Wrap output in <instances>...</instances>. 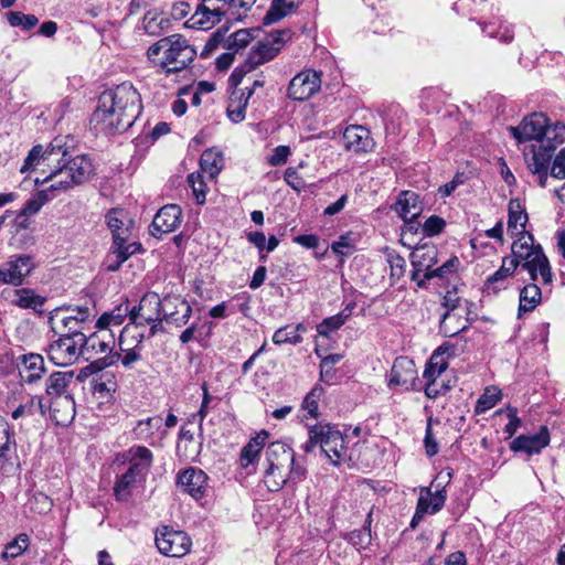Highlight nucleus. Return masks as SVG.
Instances as JSON below:
<instances>
[{"instance_id": "nucleus-35", "label": "nucleus", "mask_w": 565, "mask_h": 565, "mask_svg": "<svg viewBox=\"0 0 565 565\" xmlns=\"http://www.w3.org/2000/svg\"><path fill=\"white\" fill-rule=\"evenodd\" d=\"M565 136V125L562 122H556L553 127L546 124L545 132L543 135L541 145L535 146L536 151L547 150V148H553V153L555 152L558 145L564 141Z\"/></svg>"}, {"instance_id": "nucleus-62", "label": "nucleus", "mask_w": 565, "mask_h": 565, "mask_svg": "<svg viewBox=\"0 0 565 565\" xmlns=\"http://www.w3.org/2000/svg\"><path fill=\"white\" fill-rule=\"evenodd\" d=\"M284 180L286 183L297 192L306 189L307 184L305 180L299 175L295 168H287L284 173Z\"/></svg>"}, {"instance_id": "nucleus-46", "label": "nucleus", "mask_w": 565, "mask_h": 565, "mask_svg": "<svg viewBox=\"0 0 565 565\" xmlns=\"http://www.w3.org/2000/svg\"><path fill=\"white\" fill-rule=\"evenodd\" d=\"M469 305L470 303L468 300L461 299L457 297L455 292L448 291L445 296V306L448 308V310L441 316V318H448L450 315L456 318H461V312H459V310H462L469 315Z\"/></svg>"}, {"instance_id": "nucleus-26", "label": "nucleus", "mask_w": 565, "mask_h": 565, "mask_svg": "<svg viewBox=\"0 0 565 565\" xmlns=\"http://www.w3.org/2000/svg\"><path fill=\"white\" fill-rule=\"evenodd\" d=\"M553 158V148L550 147L547 150L536 151L535 146H532V157L527 161V167L533 174H537L539 184L541 188L546 186L548 178V168Z\"/></svg>"}, {"instance_id": "nucleus-64", "label": "nucleus", "mask_w": 565, "mask_h": 565, "mask_svg": "<svg viewBox=\"0 0 565 565\" xmlns=\"http://www.w3.org/2000/svg\"><path fill=\"white\" fill-rule=\"evenodd\" d=\"M551 175L561 180L565 179V148L556 154L551 167Z\"/></svg>"}, {"instance_id": "nucleus-27", "label": "nucleus", "mask_w": 565, "mask_h": 565, "mask_svg": "<svg viewBox=\"0 0 565 565\" xmlns=\"http://www.w3.org/2000/svg\"><path fill=\"white\" fill-rule=\"evenodd\" d=\"M147 476L128 467L127 470L117 478L114 486V494L119 501H127L131 497V491L136 484L146 480Z\"/></svg>"}, {"instance_id": "nucleus-59", "label": "nucleus", "mask_w": 565, "mask_h": 565, "mask_svg": "<svg viewBox=\"0 0 565 565\" xmlns=\"http://www.w3.org/2000/svg\"><path fill=\"white\" fill-rule=\"evenodd\" d=\"M446 227V221L438 215H430L423 224V233L426 236H436Z\"/></svg>"}, {"instance_id": "nucleus-42", "label": "nucleus", "mask_w": 565, "mask_h": 565, "mask_svg": "<svg viewBox=\"0 0 565 565\" xmlns=\"http://www.w3.org/2000/svg\"><path fill=\"white\" fill-rule=\"evenodd\" d=\"M324 390L321 385H315L309 393L305 396L301 407L307 412V414L317 419L320 416L319 413V401L322 397Z\"/></svg>"}, {"instance_id": "nucleus-22", "label": "nucleus", "mask_w": 565, "mask_h": 565, "mask_svg": "<svg viewBox=\"0 0 565 565\" xmlns=\"http://www.w3.org/2000/svg\"><path fill=\"white\" fill-rule=\"evenodd\" d=\"M294 449L282 441H274L266 448L265 461L269 469H288L294 462Z\"/></svg>"}, {"instance_id": "nucleus-53", "label": "nucleus", "mask_w": 565, "mask_h": 565, "mask_svg": "<svg viewBox=\"0 0 565 565\" xmlns=\"http://www.w3.org/2000/svg\"><path fill=\"white\" fill-rule=\"evenodd\" d=\"M482 32L488 34L490 38H498L501 42L509 43L513 40L514 33L508 26H503L501 23L495 26L494 22L486 23L482 25Z\"/></svg>"}, {"instance_id": "nucleus-20", "label": "nucleus", "mask_w": 565, "mask_h": 565, "mask_svg": "<svg viewBox=\"0 0 565 565\" xmlns=\"http://www.w3.org/2000/svg\"><path fill=\"white\" fill-rule=\"evenodd\" d=\"M550 444V433L546 426H542L535 435H520L510 444L514 452H525L529 456L537 455Z\"/></svg>"}, {"instance_id": "nucleus-30", "label": "nucleus", "mask_w": 565, "mask_h": 565, "mask_svg": "<svg viewBox=\"0 0 565 565\" xmlns=\"http://www.w3.org/2000/svg\"><path fill=\"white\" fill-rule=\"evenodd\" d=\"M302 0H273L263 23L269 25L284 19L299 8Z\"/></svg>"}, {"instance_id": "nucleus-57", "label": "nucleus", "mask_w": 565, "mask_h": 565, "mask_svg": "<svg viewBox=\"0 0 565 565\" xmlns=\"http://www.w3.org/2000/svg\"><path fill=\"white\" fill-rule=\"evenodd\" d=\"M120 212L121 211L114 209L106 214L107 225L113 233L114 243H118V241L121 239V237L124 236V222L121 218H119Z\"/></svg>"}, {"instance_id": "nucleus-56", "label": "nucleus", "mask_w": 565, "mask_h": 565, "mask_svg": "<svg viewBox=\"0 0 565 565\" xmlns=\"http://www.w3.org/2000/svg\"><path fill=\"white\" fill-rule=\"evenodd\" d=\"M114 245L116 246L114 253L116 254L117 258H120V262H126L131 255L142 249L140 243H131L126 245L125 236H122L118 243H114Z\"/></svg>"}, {"instance_id": "nucleus-37", "label": "nucleus", "mask_w": 565, "mask_h": 565, "mask_svg": "<svg viewBox=\"0 0 565 565\" xmlns=\"http://www.w3.org/2000/svg\"><path fill=\"white\" fill-rule=\"evenodd\" d=\"M542 292L540 287L532 282L523 287L520 292L519 317L523 312L533 310L540 303Z\"/></svg>"}, {"instance_id": "nucleus-55", "label": "nucleus", "mask_w": 565, "mask_h": 565, "mask_svg": "<svg viewBox=\"0 0 565 565\" xmlns=\"http://www.w3.org/2000/svg\"><path fill=\"white\" fill-rule=\"evenodd\" d=\"M113 363H114V356H111V355H105L103 358H98V359L92 361L88 365H86L85 367H83L79 371L78 379L88 377L89 375L104 370L106 366H108Z\"/></svg>"}, {"instance_id": "nucleus-21", "label": "nucleus", "mask_w": 565, "mask_h": 565, "mask_svg": "<svg viewBox=\"0 0 565 565\" xmlns=\"http://www.w3.org/2000/svg\"><path fill=\"white\" fill-rule=\"evenodd\" d=\"M122 462H127L134 470L148 476L152 463L153 454L146 446L134 445L121 455Z\"/></svg>"}, {"instance_id": "nucleus-17", "label": "nucleus", "mask_w": 565, "mask_h": 565, "mask_svg": "<svg viewBox=\"0 0 565 565\" xmlns=\"http://www.w3.org/2000/svg\"><path fill=\"white\" fill-rule=\"evenodd\" d=\"M288 36V31H279L277 34L271 35L270 40L258 42L247 56L248 63L255 68L265 64L277 56L284 42V36Z\"/></svg>"}, {"instance_id": "nucleus-54", "label": "nucleus", "mask_w": 565, "mask_h": 565, "mask_svg": "<svg viewBox=\"0 0 565 565\" xmlns=\"http://www.w3.org/2000/svg\"><path fill=\"white\" fill-rule=\"evenodd\" d=\"M500 398L501 392L499 390H497L495 387L487 388L486 392L478 399L476 411L478 413H483L494 407L495 404L500 401Z\"/></svg>"}, {"instance_id": "nucleus-19", "label": "nucleus", "mask_w": 565, "mask_h": 565, "mask_svg": "<svg viewBox=\"0 0 565 565\" xmlns=\"http://www.w3.org/2000/svg\"><path fill=\"white\" fill-rule=\"evenodd\" d=\"M8 267L0 269V282L20 286L24 277L30 275L34 268L32 257L29 255L17 256L8 262Z\"/></svg>"}, {"instance_id": "nucleus-60", "label": "nucleus", "mask_w": 565, "mask_h": 565, "mask_svg": "<svg viewBox=\"0 0 565 565\" xmlns=\"http://www.w3.org/2000/svg\"><path fill=\"white\" fill-rule=\"evenodd\" d=\"M254 70L255 67L252 64H249L248 60L246 58L245 62L235 67L232 74L230 75V86L233 87V89H238L237 86L242 83L244 77Z\"/></svg>"}, {"instance_id": "nucleus-4", "label": "nucleus", "mask_w": 565, "mask_h": 565, "mask_svg": "<svg viewBox=\"0 0 565 565\" xmlns=\"http://www.w3.org/2000/svg\"><path fill=\"white\" fill-rule=\"evenodd\" d=\"M511 258H515L518 267L521 265L531 277L532 281L537 279L540 274L544 284L553 280L552 268L548 258L540 244H534L533 234H524L518 237L511 245Z\"/></svg>"}, {"instance_id": "nucleus-39", "label": "nucleus", "mask_w": 565, "mask_h": 565, "mask_svg": "<svg viewBox=\"0 0 565 565\" xmlns=\"http://www.w3.org/2000/svg\"><path fill=\"white\" fill-rule=\"evenodd\" d=\"M12 445H15L7 420L0 417V470L9 462L12 452Z\"/></svg>"}, {"instance_id": "nucleus-1", "label": "nucleus", "mask_w": 565, "mask_h": 565, "mask_svg": "<svg viewBox=\"0 0 565 565\" xmlns=\"http://www.w3.org/2000/svg\"><path fill=\"white\" fill-rule=\"evenodd\" d=\"M55 161L71 173L70 182L66 184H83L90 180L94 174V166L90 158L86 154L72 156L70 147L66 146L65 137L54 138L47 146L36 145L29 151L21 173L35 170L42 164L51 166Z\"/></svg>"}, {"instance_id": "nucleus-50", "label": "nucleus", "mask_w": 565, "mask_h": 565, "mask_svg": "<svg viewBox=\"0 0 565 565\" xmlns=\"http://www.w3.org/2000/svg\"><path fill=\"white\" fill-rule=\"evenodd\" d=\"M188 183L192 189L193 196L198 204L205 203L206 200V183L201 172H193L188 175Z\"/></svg>"}, {"instance_id": "nucleus-31", "label": "nucleus", "mask_w": 565, "mask_h": 565, "mask_svg": "<svg viewBox=\"0 0 565 565\" xmlns=\"http://www.w3.org/2000/svg\"><path fill=\"white\" fill-rule=\"evenodd\" d=\"M248 100L249 98L248 96H246L245 90H232L226 107L227 117L232 122L238 124L245 119V113L246 107L248 105Z\"/></svg>"}, {"instance_id": "nucleus-63", "label": "nucleus", "mask_w": 565, "mask_h": 565, "mask_svg": "<svg viewBox=\"0 0 565 565\" xmlns=\"http://www.w3.org/2000/svg\"><path fill=\"white\" fill-rule=\"evenodd\" d=\"M259 452L258 444L256 441H249L241 451V465L245 468L248 467L254 462Z\"/></svg>"}, {"instance_id": "nucleus-3", "label": "nucleus", "mask_w": 565, "mask_h": 565, "mask_svg": "<svg viewBox=\"0 0 565 565\" xmlns=\"http://www.w3.org/2000/svg\"><path fill=\"white\" fill-rule=\"evenodd\" d=\"M316 447L334 466H339L348 457V448L344 446V437L335 425L326 422H318L308 426V440L301 446V449L309 454Z\"/></svg>"}, {"instance_id": "nucleus-8", "label": "nucleus", "mask_w": 565, "mask_h": 565, "mask_svg": "<svg viewBox=\"0 0 565 565\" xmlns=\"http://www.w3.org/2000/svg\"><path fill=\"white\" fill-rule=\"evenodd\" d=\"M82 331L68 330L66 333L58 335L47 347L49 359L58 366H67L74 364L81 356L82 351Z\"/></svg>"}, {"instance_id": "nucleus-58", "label": "nucleus", "mask_w": 565, "mask_h": 565, "mask_svg": "<svg viewBox=\"0 0 565 565\" xmlns=\"http://www.w3.org/2000/svg\"><path fill=\"white\" fill-rule=\"evenodd\" d=\"M252 34L248 30H238L228 36L226 46L228 50H239L249 44Z\"/></svg>"}, {"instance_id": "nucleus-33", "label": "nucleus", "mask_w": 565, "mask_h": 565, "mask_svg": "<svg viewBox=\"0 0 565 565\" xmlns=\"http://www.w3.org/2000/svg\"><path fill=\"white\" fill-rule=\"evenodd\" d=\"M224 166V156L222 151L211 148L203 151L200 158V169L207 174L211 180L215 179Z\"/></svg>"}, {"instance_id": "nucleus-29", "label": "nucleus", "mask_w": 565, "mask_h": 565, "mask_svg": "<svg viewBox=\"0 0 565 565\" xmlns=\"http://www.w3.org/2000/svg\"><path fill=\"white\" fill-rule=\"evenodd\" d=\"M465 339H455V341H445L433 352L434 364H438L440 370H447L448 359L456 358L465 350Z\"/></svg>"}, {"instance_id": "nucleus-52", "label": "nucleus", "mask_w": 565, "mask_h": 565, "mask_svg": "<svg viewBox=\"0 0 565 565\" xmlns=\"http://www.w3.org/2000/svg\"><path fill=\"white\" fill-rule=\"evenodd\" d=\"M331 249L333 253L341 256H349L355 249V239L352 233H347L341 235L338 241H334L331 244Z\"/></svg>"}, {"instance_id": "nucleus-38", "label": "nucleus", "mask_w": 565, "mask_h": 565, "mask_svg": "<svg viewBox=\"0 0 565 565\" xmlns=\"http://www.w3.org/2000/svg\"><path fill=\"white\" fill-rule=\"evenodd\" d=\"M422 501L423 507L426 509V513H437L445 504L446 491L445 489H441L431 492L429 488L423 489L417 503H420Z\"/></svg>"}, {"instance_id": "nucleus-23", "label": "nucleus", "mask_w": 565, "mask_h": 565, "mask_svg": "<svg viewBox=\"0 0 565 565\" xmlns=\"http://www.w3.org/2000/svg\"><path fill=\"white\" fill-rule=\"evenodd\" d=\"M18 371L23 382L28 384L36 382L45 372L43 356L36 353L19 355Z\"/></svg>"}, {"instance_id": "nucleus-49", "label": "nucleus", "mask_w": 565, "mask_h": 565, "mask_svg": "<svg viewBox=\"0 0 565 565\" xmlns=\"http://www.w3.org/2000/svg\"><path fill=\"white\" fill-rule=\"evenodd\" d=\"M516 268L518 262L515 258H511L510 256L503 257L501 267L487 279L488 286L504 280L511 276Z\"/></svg>"}, {"instance_id": "nucleus-24", "label": "nucleus", "mask_w": 565, "mask_h": 565, "mask_svg": "<svg viewBox=\"0 0 565 565\" xmlns=\"http://www.w3.org/2000/svg\"><path fill=\"white\" fill-rule=\"evenodd\" d=\"M529 221L524 204L519 199H511L508 204V233L516 238L524 234H531L526 231Z\"/></svg>"}, {"instance_id": "nucleus-51", "label": "nucleus", "mask_w": 565, "mask_h": 565, "mask_svg": "<svg viewBox=\"0 0 565 565\" xmlns=\"http://www.w3.org/2000/svg\"><path fill=\"white\" fill-rule=\"evenodd\" d=\"M60 404L56 401L51 399L47 395H40L32 398L31 407H36L41 415H45L47 412H52V417L55 415L62 416L63 412L57 408Z\"/></svg>"}, {"instance_id": "nucleus-14", "label": "nucleus", "mask_w": 565, "mask_h": 565, "mask_svg": "<svg viewBox=\"0 0 565 565\" xmlns=\"http://www.w3.org/2000/svg\"><path fill=\"white\" fill-rule=\"evenodd\" d=\"M418 380L417 370L413 360L407 356L395 359L391 369L388 385L401 386L405 391L415 390Z\"/></svg>"}, {"instance_id": "nucleus-15", "label": "nucleus", "mask_w": 565, "mask_h": 565, "mask_svg": "<svg viewBox=\"0 0 565 565\" xmlns=\"http://www.w3.org/2000/svg\"><path fill=\"white\" fill-rule=\"evenodd\" d=\"M182 211L177 204L162 206L153 217L149 232L154 237L174 232L181 223Z\"/></svg>"}, {"instance_id": "nucleus-44", "label": "nucleus", "mask_w": 565, "mask_h": 565, "mask_svg": "<svg viewBox=\"0 0 565 565\" xmlns=\"http://www.w3.org/2000/svg\"><path fill=\"white\" fill-rule=\"evenodd\" d=\"M264 483L271 492L280 490L286 483H288L287 470L265 468Z\"/></svg>"}, {"instance_id": "nucleus-28", "label": "nucleus", "mask_w": 565, "mask_h": 565, "mask_svg": "<svg viewBox=\"0 0 565 565\" xmlns=\"http://www.w3.org/2000/svg\"><path fill=\"white\" fill-rule=\"evenodd\" d=\"M47 167L49 173L43 178L42 182H51V184L47 186V190L52 194L55 193V196L62 191H67L78 185L64 183V181L70 182L71 173L64 169L60 161H55Z\"/></svg>"}, {"instance_id": "nucleus-16", "label": "nucleus", "mask_w": 565, "mask_h": 565, "mask_svg": "<svg viewBox=\"0 0 565 565\" xmlns=\"http://www.w3.org/2000/svg\"><path fill=\"white\" fill-rule=\"evenodd\" d=\"M207 475L198 468L190 467L177 476V484L181 490L199 500L205 495L207 488Z\"/></svg>"}, {"instance_id": "nucleus-2", "label": "nucleus", "mask_w": 565, "mask_h": 565, "mask_svg": "<svg viewBox=\"0 0 565 565\" xmlns=\"http://www.w3.org/2000/svg\"><path fill=\"white\" fill-rule=\"evenodd\" d=\"M163 52L160 65L166 75L179 73L189 67L196 56V51L181 34H172L160 39L148 49V57L153 58Z\"/></svg>"}, {"instance_id": "nucleus-36", "label": "nucleus", "mask_w": 565, "mask_h": 565, "mask_svg": "<svg viewBox=\"0 0 565 565\" xmlns=\"http://www.w3.org/2000/svg\"><path fill=\"white\" fill-rule=\"evenodd\" d=\"M46 298L40 295H36L30 288H22L17 291V300L15 303L25 309H33L35 313L42 315V307L45 303Z\"/></svg>"}, {"instance_id": "nucleus-6", "label": "nucleus", "mask_w": 565, "mask_h": 565, "mask_svg": "<svg viewBox=\"0 0 565 565\" xmlns=\"http://www.w3.org/2000/svg\"><path fill=\"white\" fill-rule=\"evenodd\" d=\"M74 373L70 372H54L46 380L45 394L51 399L56 401L63 407L62 416H54L57 424L64 425L72 419L75 415V402L71 394L67 393V386L72 382Z\"/></svg>"}, {"instance_id": "nucleus-40", "label": "nucleus", "mask_w": 565, "mask_h": 565, "mask_svg": "<svg viewBox=\"0 0 565 565\" xmlns=\"http://www.w3.org/2000/svg\"><path fill=\"white\" fill-rule=\"evenodd\" d=\"M305 328L302 323H298L297 326L288 324L284 328H279L273 335V341L275 344H296L301 341L300 331H303Z\"/></svg>"}, {"instance_id": "nucleus-43", "label": "nucleus", "mask_w": 565, "mask_h": 565, "mask_svg": "<svg viewBox=\"0 0 565 565\" xmlns=\"http://www.w3.org/2000/svg\"><path fill=\"white\" fill-rule=\"evenodd\" d=\"M116 390L117 383L111 373L105 372L93 382V393L102 398L108 397L111 393L116 392Z\"/></svg>"}, {"instance_id": "nucleus-9", "label": "nucleus", "mask_w": 565, "mask_h": 565, "mask_svg": "<svg viewBox=\"0 0 565 565\" xmlns=\"http://www.w3.org/2000/svg\"><path fill=\"white\" fill-rule=\"evenodd\" d=\"M227 14L231 15L227 21L241 19V12L235 11V0H202L192 20H194L195 24L207 29L220 23Z\"/></svg>"}, {"instance_id": "nucleus-47", "label": "nucleus", "mask_w": 565, "mask_h": 565, "mask_svg": "<svg viewBox=\"0 0 565 565\" xmlns=\"http://www.w3.org/2000/svg\"><path fill=\"white\" fill-rule=\"evenodd\" d=\"M459 266V258L457 256H452L441 266L435 269L430 268L427 273H425V278L430 280L433 278H439L441 280L447 279L449 275H452L458 270Z\"/></svg>"}, {"instance_id": "nucleus-32", "label": "nucleus", "mask_w": 565, "mask_h": 565, "mask_svg": "<svg viewBox=\"0 0 565 565\" xmlns=\"http://www.w3.org/2000/svg\"><path fill=\"white\" fill-rule=\"evenodd\" d=\"M438 249L435 245L417 246L411 253V264L413 268H424L427 273L435 264H437Z\"/></svg>"}, {"instance_id": "nucleus-11", "label": "nucleus", "mask_w": 565, "mask_h": 565, "mask_svg": "<svg viewBox=\"0 0 565 565\" xmlns=\"http://www.w3.org/2000/svg\"><path fill=\"white\" fill-rule=\"evenodd\" d=\"M156 545L166 556L182 557L190 552L192 542L185 532L163 526L156 534Z\"/></svg>"}, {"instance_id": "nucleus-12", "label": "nucleus", "mask_w": 565, "mask_h": 565, "mask_svg": "<svg viewBox=\"0 0 565 565\" xmlns=\"http://www.w3.org/2000/svg\"><path fill=\"white\" fill-rule=\"evenodd\" d=\"M320 87V73L307 70L291 78L287 88V96L292 100L303 102L315 95Z\"/></svg>"}, {"instance_id": "nucleus-18", "label": "nucleus", "mask_w": 565, "mask_h": 565, "mask_svg": "<svg viewBox=\"0 0 565 565\" xmlns=\"http://www.w3.org/2000/svg\"><path fill=\"white\" fill-rule=\"evenodd\" d=\"M394 210L403 218L408 228L413 230L415 220L423 211V204L416 192L402 191L397 196Z\"/></svg>"}, {"instance_id": "nucleus-13", "label": "nucleus", "mask_w": 565, "mask_h": 565, "mask_svg": "<svg viewBox=\"0 0 565 565\" xmlns=\"http://www.w3.org/2000/svg\"><path fill=\"white\" fill-rule=\"evenodd\" d=\"M546 124L547 118L543 114L534 113L526 116L518 126H510L509 131L518 143L536 140L541 145Z\"/></svg>"}, {"instance_id": "nucleus-34", "label": "nucleus", "mask_w": 565, "mask_h": 565, "mask_svg": "<svg viewBox=\"0 0 565 565\" xmlns=\"http://www.w3.org/2000/svg\"><path fill=\"white\" fill-rule=\"evenodd\" d=\"M162 426V417L152 416L137 422L131 430L132 438L136 440L147 441L152 445V438L156 431Z\"/></svg>"}, {"instance_id": "nucleus-5", "label": "nucleus", "mask_w": 565, "mask_h": 565, "mask_svg": "<svg viewBox=\"0 0 565 565\" xmlns=\"http://www.w3.org/2000/svg\"><path fill=\"white\" fill-rule=\"evenodd\" d=\"M99 98L105 107H114L132 124L141 113L140 94L131 83L124 82L113 89H106Z\"/></svg>"}, {"instance_id": "nucleus-41", "label": "nucleus", "mask_w": 565, "mask_h": 565, "mask_svg": "<svg viewBox=\"0 0 565 565\" xmlns=\"http://www.w3.org/2000/svg\"><path fill=\"white\" fill-rule=\"evenodd\" d=\"M54 198L55 193L52 194L47 188L40 190L24 203L21 212L26 215H34L45 203L52 201Z\"/></svg>"}, {"instance_id": "nucleus-7", "label": "nucleus", "mask_w": 565, "mask_h": 565, "mask_svg": "<svg viewBox=\"0 0 565 565\" xmlns=\"http://www.w3.org/2000/svg\"><path fill=\"white\" fill-rule=\"evenodd\" d=\"M125 320H96L97 330L89 335L82 332L83 359L86 361L96 360L97 354L110 353L115 347V334L110 326H121Z\"/></svg>"}, {"instance_id": "nucleus-10", "label": "nucleus", "mask_w": 565, "mask_h": 565, "mask_svg": "<svg viewBox=\"0 0 565 565\" xmlns=\"http://www.w3.org/2000/svg\"><path fill=\"white\" fill-rule=\"evenodd\" d=\"M90 122L97 132L107 136L122 134L132 126V122L121 116L120 111L114 107H105L100 98H98V105L92 115Z\"/></svg>"}, {"instance_id": "nucleus-48", "label": "nucleus", "mask_w": 565, "mask_h": 565, "mask_svg": "<svg viewBox=\"0 0 565 565\" xmlns=\"http://www.w3.org/2000/svg\"><path fill=\"white\" fill-rule=\"evenodd\" d=\"M30 544V537L25 533L19 534L13 541L8 543L2 552V558H15L21 555Z\"/></svg>"}, {"instance_id": "nucleus-61", "label": "nucleus", "mask_w": 565, "mask_h": 565, "mask_svg": "<svg viewBox=\"0 0 565 565\" xmlns=\"http://www.w3.org/2000/svg\"><path fill=\"white\" fill-rule=\"evenodd\" d=\"M18 365L19 356L15 358L11 351H7L0 354V374H12L15 370H18Z\"/></svg>"}, {"instance_id": "nucleus-45", "label": "nucleus", "mask_w": 565, "mask_h": 565, "mask_svg": "<svg viewBox=\"0 0 565 565\" xmlns=\"http://www.w3.org/2000/svg\"><path fill=\"white\" fill-rule=\"evenodd\" d=\"M6 17L11 26L21 28L24 31L32 30L39 23V19L34 14H25L20 11H9Z\"/></svg>"}, {"instance_id": "nucleus-25", "label": "nucleus", "mask_w": 565, "mask_h": 565, "mask_svg": "<svg viewBox=\"0 0 565 565\" xmlns=\"http://www.w3.org/2000/svg\"><path fill=\"white\" fill-rule=\"evenodd\" d=\"M342 138L345 148L350 151L365 152L372 147L370 130L363 126L352 125L347 127Z\"/></svg>"}]
</instances>
